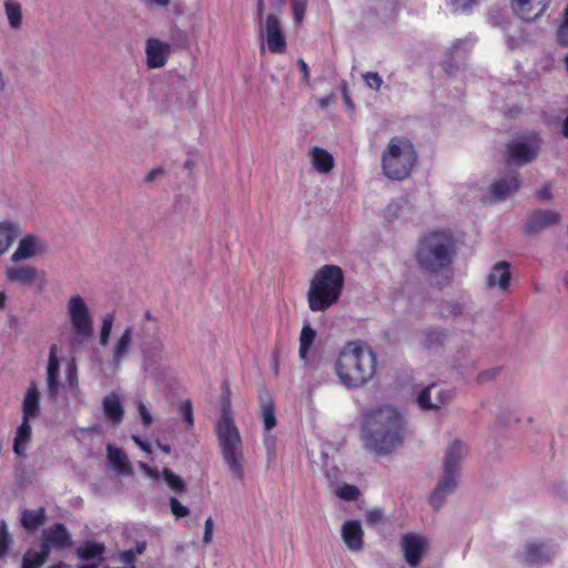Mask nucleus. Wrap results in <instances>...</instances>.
<instances>
[{
	"mask_svg": "<svg viewBox=\"0 0 568 568\" xmlns=\"http://www.w3.org/2000/svg\"><path fill=\"white\" fill-rule=\"evenodd\" d=\"M398 211H399L398 203H389L384 211L385 217L390 220L397 215Z\"/></svg>",
	"mask_w": 568,
	"mask_h": 568,
	"instance_id": "59",
	"label": "nucleus"
},
{
	"mask_svg": "<svg viewBox=\"0 0 568 568\" xmlns=\"http://www.w3.org/2000/svg\"><path fill=\"white\" fill-rule=\"evenodd\" d=\"M38 240L33 235H27L20 240L19 245L11 256L12 262L30 258L36 254Z\"/></svg>",
	"mask_w": 568,
	"mask_h": 568,
	"instance_id": "29",
	"label": "nucleus"
},
{
	"mask_svg": "<svg viewBox=\"0 0 568 568\" xmlns=\"http://www.w3.org/2000/svg\"><path fill=\"white\" fill-rule=\"evenodd\" d=\"M473 47V40L470 38L457 39L453 45L448 49L447 54L450 55V60H455V55L463 59Z\"/></svg>",
	"mask_w": 568,
	"mask_h": 568,
	"instance_id": "39",
	"label": "nucleus"
},
{
	"mask_svg": "<svg viewBox=\"0 0 568 568\" xmlns=\"http://www.w3.org/2000/svg\"><path fill=\"white\" fill-rule=\"evenodd\" d=\"M40 394L36 383H31L22 404L23 419L36 418L40 414Z\"/></svg>",
	"mask_w": 568,
	"mask_h": 568,
	"instance_id": "26",
	"label": "nucleus"
},
{
	"mask_svg": "<svg viewBox=\"0 0 568 568\" xmlns=\"http://www.w3.org/2000/svg\"><path fill=\"white\" fill-rule=\"evenodd\" d=\"M140 467L149 477L159 479V477H160L159 470L151 468L150 466H148L144 463H141Z\"/></svg>",
	"mask_w": 568,
	"mask_h": 568,
	"instance_id": "63",
	"label": "nucleus"
},
{
	"mask_svg": "<svg viewBox=\"0 0 568 568\" xmlns=\"http://www.w3.org/2000/svg\"><path fill=\"white\" fill-rule=\"evenodd\" d=\"M292 9H293L294 21L296 23H301L304 19V14L306 11V1L305 0H293Z\"/></svg>",
	"mask_w": 568,
	"mask_h": 568,
	"instance_id": "47",
	"label": "nucleus"
},
{
	"mask_svg": "<svg viewBox=\"0 0 568 568\" xmlns=\"http://www.w3.org/2000/svg\"><path fill=\"white\" fill-rule=\"evenodd\" d=\"M537 196L540 199V200H545V201H549L551 197H552V194H551V187L549 184H545L542 185L538 191H537Z\"/></svg>",
	"mask_w": 568,
	"mask_h": 568,
	"instance_id": "58",
	"label": "nucleus"
},
{
	"mask_svg": "<svg viewBox=\"0 0 568 568\" xmlns=\"http://www.w3.org/2000/svg\"><path fill=\"white\" fill-rule=\"evenodd\" d=\"M260 403L264 428L271 430L276 426L275 405L266 390L260 393Z\"/></svg>",
	"mask_w": 568,
	"mask_h": 568,
	"instance_id": "27",
	"label": "nucleus"
},
{
	"mask_svg": "<svg viewBox=\"0 0 568 568\" xmlns=\"http://www.w3.org/2000/svg\"><path fill=\"white\" fill-rule=\"evenodd\" d=\"M447 338V331L444 328H430L425 332L424 346L428 349L438 348L444 345Z\"/></svg>",
	"mask_w": 568,
	"mask_h": 568,
	"instance_id": "37",
	"label": "nucleus"
},
{
	"mask_svg": "<svg viewBox=\"0 0 568 568\" xmlns=\"http://www.w3.org/2000/svg\"><path fill=\"white\" fill-rule=\"evenodd\" d=\"M519 420L518 417H514L513 414L508 412H503L497 417V423L501 426H510L511 424L519 423Z\"/></svg>",
	"mask_w": 568,
	"mask_h": 568,
	"instance_id": "53",
	"label": "nucleus"
},
{
	"mask_svg": "<svg viewBox=\"0 0 568 568\" xmlns=\"http://www.w3.org/2000/svg\"><path fill=\"white\" fill-rule=\"evenodd\" d=\"M68 313L73 329V343L82 344L93 336V320L89 307L80 295L71 296L68 302Z\"/></svg>",
	"mask_w": 568,
	"mask_h": 568,
	"instance_id": "9",
	"label": "nucleus"
},
{
	"mask_svg": "<svg viewBox=\"0 0 568 568\" xmlns=\"http://www.w3.org/2000/svg\"><path fill=\"white\" fill-rule=\"evenodd\" d=\"M452 6L454 7L453 10L455 12L462 11V12H468L471 10V8L477 3V0H465L463 4L458 6V0H449Z\"/></svg>",
	"mask_w": 568,
	"mask_h": 568,
	"instance_id": "54",
	"label": "nucleus"
},
{
	"mask_svg": "<svg viewBox=\"0 0 568 568\" xmlns=\"http://www.w3.org/2000/svg\"><path fill=\"white\" fill-rule=\"evenodd\" d=\"M163 479L168 484V486L178 494H183L186 491V484L182 477L176 475L170 468H164L162 471Z\"/></svg>",
	"mask_w": 568,
	"mask_h": 568,
	"instance_id": "38",
	"label": "nucleus"
},
{
	"mask_svg": "<svg viewBox=\"0 0 568 568\" xmlns=\"http://www.w3.org/2000/svg\"><path fill=\"white\" fill-rule=\"evenodd\" d=\"M4 10L11 29L18 30L22 24V9L19 2L13 0L4 1Z\"/></svg>",
	"mask_w": 568,
	"mask_h": 568,
	"instance_id": "36",
	"label": "nucleus"
},
{
	"mask_svg": "<svg viewBox=\"0 0 568 568\" xmlns=\"http://www.w3.org/2000/svg\"><path fill=\"white\" fill-rule=\"evenodd\" d=\"M336 495L338 498L343 499V500H346V501H354V500H357V498L359 497L361 495V491L359 489L354 486V485H349V484H344L342 485L337 490H336Z\"/></svg>",
	"mask_w": 568,
	"mask_h": 568,
	"instance_id": "43",
	"label": "nucleus"
},
{
	"mask_svg": "<svg viewBox=\"0 0 568 568\" xmlns=\"http://www.w3.org/2000/svg\"><path fill=\"white\" fill-rule=\"evenodd\" d=\"M361 432L367 450L378 456L388 455L403 444V417L389 405L367 409L363 413Z\"/></svg>",
	"mask_w": 568,
	"mask_h": 568,
	"instance_id": "1",
	"label": "nucleus"
},
{
	"mask_svg": "<svg viewBox=\"0 0 568 568\" xmlns=\"http://www.w3.org/2000/svg\"><path fill=\"white\" fill-rule=\"evenodd\" d=\"M342 92H343V101H344L345 105L348 109H354V103L348 95L347 88H346L345 83L342 84Z\"/></svg>",
	"mask_w": 568,
	"mask_h": 568,
	"instance_id": "64",
	"label": "nucleus"
},
{
	"mask_svg": "<svg viewBox=\"0 0 568 568\" xmlns=\"http://www.w3.org/2000/svg\"><path fill=\"white\" fill-rule=\"evenodd\" d=\"M365 517L367 524L372 526H376L385 520L384 511L381 508L368 510Z\"/></svg>",
	"mask_w": 568,
	"mask_h": 568,
	"instance_id": "50",
	"label": "nucleus"
},
{
	"mask_svg": "<svg viewBox=\"0 0 568 568\" xmlns=\"http://www.w3.org/2000/svg\"><path fill=\"white\" fill-rule=\"evenodd\" d=\"M8 281L23 285L37 284L38 290L45 287L47 281L43 272H39L34 266L23 265L18 267H9L6 271Z\"/></svg>",
	"mask_w": 568,
	"mask_h": 568,
	"instance_id": "16",
	"label": "nucleus"
},
{
	"mask_svg": "<svg viewBox=\"0 0 568 568\" xmlns=\"http://www.w3.org/2000/svg\"><path fill=\"white\" fill-rule=\"evenodd\" d=\"M500 369L498 367L489 368L486 371H483L477 376V383L478 384H485L488 382L494 381L497 375L499 374Z\"/></svg>",
	"mask_w": 568,
	"mask_h": 568,
	"instance_id": "51",
	"label": "nucleus"
},
{
	"mask_svg": "<svg viewBox=\"0 0 568 568\" xmlns=\"http://www.w3.org/2000/svg\"><path fill=\"white\" fill-rule=\"evenodd\" d=\"M170 507L172 514L176 518L186 517L190 514V510L186 506L182 505L175 497L170 498Z\"/></svg>",
	"mask_w": 568,
	"mask_h": 568,
	"instance_id": "49",
	"label": "nucleus"
},
{
	"mask_svg": "<svg viewBox=\"0 0 568 568\" xmlns=\"http://www.w3.org/2000/svg\"><path fill=\"white\" fill-rule=\"evenodd\" d=\"M114 323V314H106L102 320V327L100 331V344L102 346H106L109 344V338L112 332V326Z\"/></svg>",
	"mask_w": 568,
	"mask_h": 568,
	"instance_id": "42",
	"label": "nucleus"
},
{
	"mask_svg": "<svg viewBox=\"0 0 568 568\" xmlns=\"http://www.w3.org/2000/svg\"><path fill=\"white\" fill-rule=\"evenodd\" d=\"M416 161L413 143L404 138H393L383 153L382 168L388 179L400 181L409 175Z\"/></svg>",
	"mask_w": 568,
	"mask_h": 568,
	"instance_id": "7",
	"label": "nucleus"
},
{
	"mask_svg": "<svg viewBox=\"0 0 568 568\" xmlns=\"http://www.w3.org/2000/svg\"><path fill=\"white\" fill-rule=\"evenodd\" d=\"M41 545H47L49 552L52 548L65 549L72 546L71 534L62 523H55L51 527L42 530Z\"/></svg>",
	"mask_w": 568,
	"mask_h": 568,
	"instance_id": "18",
	"label": "nucleus"
},
{
	"mask_svg": "<svg viewBox=\"0 0 568 568\" xmlns=\"http://www.w3.org/2000/svg\"><path fill=\"white\" fill-rule=\"evenodd\" d=\"M132 439L142 450H144L148 454H151V447H150V444L146 440H143L138 435H132Z\"/></svg>",
	"mask_w": 568,
	"mask_h": 568,
	"instance_id": "60",
	"label": "nucleus"
},
{
	"mask_svg": "<svg viewBox=\"0 0 568 568\" xmlns=\"http://www.w3.org/2000/svg\"><path fill=\"white\" fill-rule=\"evenodd\" d=\"M297 64L303 74V81L307 83L310 81V70H308L306 62L303 59H298Z\"/></svg>",
	"mask_w": 568,
	"mask_h": 568,
	"instance_id": "62",
	"label": "nucleus"
},
{
	"mask_svg": "<svg viewBox=\"0 0 568 568\" xmlns=\"http://www.w3.org/2000/svg\"><path fill=\"white\" fill-rule=\"evenodd\" d=\"M455 254L456 244L450 234L432 232L420 240L415 257L422 271L437 275L432 284L443 290L453 282Z\"/></svg>",
	"mask_w": 568,
	"mask_h": 568,
	"instance_id": "3",
	"label": "nucleus"
},
{
	"mask_svg": "<svg viewBox=\"0 0 568 568\" xmlns=\"http://www.w3.org/2000/svg\"><path fill=\"white\" fill-rule=\"evenodd\" d=\"M213 519L211 517H209L206 520H205V525H204V535H203V542L204 544H210L212 541V538H213Z\"/></svg>",
	"mask_w": 568,
	"mask_h": 568,
	"instance_id": "57",
	"label": "nucleus"
},
{
	"mask_svg": "<svg viewBox=\"0 0 568 568\" xmlns=\"http://www.w3.org/2000/svg\"><path fill=\"white\" fill-rule=\"evenodd\" d=\"M138 337L143 355V366L145 369L155 368L163 359L164 354V344L158 334V327L142 325Z\"/></svg>",
	"mask_w": 568,
	"mask_h": 568,
	"instance_id": "10",
	"label": "nucleus"
},
{
	"mask_svg": "<svg viewBox=\"0 0 568 568\" xmlns=\"http://www.w3.org/2000/svg\"><path fill=\"white\" fill-rule=\"evenodd\" d=\"M364 531L358 520H347L342 526V538L352 551H361L364 547Z\"/></svg>",
	"mask_w": 568,
	"mask_h": 568,
	"instance_id": "22",
	"label": "nucleus"
},
{
	"mask_svg": "<svg viewBox=\"0 0 568 568\" xmlns=\"http://www.w3.org/2000/svg\"><path fill=\"white\" fill-rule=\"evenodd\" d=\"M510 264L506 261H500L494 264L487 277V286L489 288L498 287L503 292H508L510 287Z\"/></svg>",
	"mask_w": 568,
	"mask_h": 568,
	"instance_id": "20",
	"label": "nucleus"
},
{
	"mask_svg": "<svg viewBox=\"0 0 568 568\" xmlns=\"http://www.w3.org/2000/svg\"><path fill=\"white\" fill-rule=\"evenodd\" d=\"M171 45L176 48H186L189 44L187 33L176 27L170 30Z\"/></svg>",
	"mask_w": 568,
	"mask_h": 568,
	"instance_id": "44",
	"label": "nucleus"
},
{
	"mask_svg": "<svg viewBox=\"0 0 568 568\" xmlns=\"http://www.w3.org/2000/svg\"><path fill=\"white\" fill-rule=\"evenodd\" d=\"M520 187L519 174L514 171L510 174L496 180L489 186L490 200L489 202L496 203L505 201L507 197L514 195Z\"/></svg>",
	"mask_w": 568,
	"mask_h": 568,
	"instance_id": "17",
	"label": "nucleus"
},
{
	"mask_svg": "<svg viewBox=\"0 0 568 568\" xmlns=\"http://www.w3.org/2000/svg\"><path fill=\"white\" fill-rule=\"evenodd\" d=\"M315 338H316V331L311 326V324L308 322H306L303 325L301 334H300L298 356L303 361L304 366L307 369H316L318 367V365H315L308 358V352H310V348L313 345Z\"/></svg>",
	"mask_w": 568,
	"mask_h": 568,
	"instance_id": "23",
	"label": "nucleus"
},
{
	"mask_svg": "<svg viewBox=\"0 0 568 568\" xmlns=\"http://www.w3.org/2000/svg\"><path fill=\"white\" fill-rule=\"evenodd\" d=\"M50 552L47 545H40L39 551L28 550L22 558L21 568H40L47 561Z\"/></svg>",
	"mask_w": 568,
	"mask_h": 568,
	"instance_id": "31",
	"label": "nucleus"
},
{
	"mask_svg": "<svg viewBox=\"0 0 568 568\" xmlns=\"http://www.w3.org/2000/svg\"><path fill=\"white\" fill-rule=\"evenodd\" d=\"M400 545L405 561L413 568L417 567L427 549L426 538L414 532H407L403 535Z\"/></svg>",
	"mask_w": 568,
	"mask_h": 568,
	"instance_id": "13",
	"label": "nucleus"
},
{
	"mask_svg": "<svg viewBox=\"0 0 568 568\" xmlns=\"http://www.w3.org/2000/svg\"><path fill=\"white\" fill-rule=\"evenodd\" d=\"M260 36L265 39L270 52L282 54L286 51V37L277 16L267 14L264 26L261 27Z\"/></svg>",
	"mask_w": 568,
	"mask_h": 568,
	"instance_id": "12",
	"label": "nucleus"
},
{
	"mask_svg": "<svg viewBox=\"0 0 568 568\" xmlns=\"http://www.w3.org/2000/svg\"><path fill=\"white\" fill-rule=\"evenodd\" d=\"M363 79L367 87L378 91L383 84V79L377 72H367L363 74Z\"/></svg>",
	"mask_w": 568,
	"mask_h": 568,
	"instance_id": "48",
	"label": "nucleus"
},
{
	"mask_svg": "<svg viewBox=\"0 0 568 568\" xmlns=\"http://www.w3.org/2000/svg\"><path fill=\"white\" fill-rule=\"evenodd\" d=\"M542 145L538 131H528L513 139L506 145L504 159L507 164L524 166L534 162Z\"/></svg>",
	"mask_w": 568,
	"mask_h": 568,
	"instance_id": "8",
	"label": "nucleus"
},
{
	"mask_svg": "<svg viewBox=\"0 0 568 568\" xmlns=\"http://www.w3.org/2000/svg\"><path fill=\"white\" fill-rule=\"evenodd\" d=\"M164 173L165 171L162 166L154 168L144 176V182L152 183L155 180L162 178Z\"/></svg>",
	"mask_w": 568,
	"mask_h": 568,
	"instance_id": "55",
	"label": "nucleus"
},
{
	"mask_svg": "<svg viewBox=\"0 0 568 568\" xmlns=\"http://www.w3.org/2000/svg\"><path fill=\"white\" fill-rule=\"evenodd\" d=\"M312 162L314 168L321 173H327L334 166L333 156L327 151L318 146H315L312 150Z\"/></svg>",
	"mask_w": 568,
	"mask_h": 568,
	"instance_id": "33",
	"label": "nucleus"
},
{
	"mask_svg": "<svg viewBox=\"0 0 568 568\" xmlns=\"http://www.w3.org/2000/svg\"><path fill=\"white\" fill-rule=\"evenodd\" d=\"M120 559L125 565H132L135 559V554L132 550L121 552Z\"/></svg>",
	"mask_w": 568,
	"mask_h": 568,
	"instance_id": "61",
	"label": "nucleus"
},
{
	"mask_svg": "<svg viewBox=\"0 0 568 568\" xmlns=\"http://www.w3.org/2000/svg\"><path fill=\"white\" fill-rule=\"evenodd\" d=\"M344 288V272L337 265H323L314 275L307 291L308 307L325 312L337 303Z\"/></svg>",
	"mask_w": 568,
	"mask_h": 568,
	"instance_id": "6",
	"label": "nucleus"
},
{
	"mask_svg": "<svg viewBox=\"0 0 568 568\" xmlns=\"http://www.w3.org/2000/svg\"><path fill=\"white\" fill-rule=\"evenodd\" d=\"M139 414L141 416L143 425L145 427H149L152 424L153 418H152V415L150 414V412L148 410L146 406L143 403L139 404Z\"/></svg>",
	"mask_w": 568,
	"mask_h": 568,
	"instance_id": "56",
	"label": "nucleus"
},
{
	"mask_svg": "<svg viewBox=\"0 0 568 568\" xmlns=\"http://www.w3.org/2000/svg\"><path fill=\"white\" fill-rule=\"evenodd\" d=\"M377 357L369 346L347 343L335 362L339 383L348 389L365 386L376 374Z\"/></svg>",
	"mask_w": 568,
	"mask_h": 568,
	"instance_id": "4",
	"label": "nucleus"
},
{
	"mask_svg": "<svg viewBox=\"0 0 568 568\" xmlns=\"http://www.w3.org/2000/svg\"><path fill=\"white\" fill-rule=\"evenodd\" d=\"M560 214L555 210H535L526 219L524 232L528 235H535L545 229L559 224Z\"/></svg>",
	"mask_w": 568,
	"mask_h": 568,
	"instance_id": "14",
	"label": "nucleus"
},
{
	"mask_svg": "<svg viewBox=\"0 0 568 568\" xmlns=\"http://www.w3.org/2000/svg\"><path fill=\"white\" fill-rule=\"evenodd\" d=\"M31 426L29 419H23L21 425L17 429V434L13 440V452L19 457L26 456V446L31 440Z\"/></svg>",
	"mask_w": 568,
	"mask_h": 568,
	"instance_id": "28",
	"label": "nucleus"
},
{
	"mask_svg": "<svg viewBox=\"0 0 568 568\" xmlns=\"http://www.w3.org/2000/svg\"><path fill=\"white\" fill-rule=\"evenodd\" d=\"M58 347L52 345L50 347L49 361L47 366V388L48 395L51 399L57 400L59 394V374H60V362L57 356Z\"/></svg>",
	"mask_w": 568,
	"mask_h": 568,
	"instance_id": "21",
	"label": "nucleus"
},
{
	"mask_svg": "<svg viewBox=\"0 0 568 568\" xmlns=\"http://www.w3.org/2000/svg\"><path fill=\"white\" fill-rule=\"evenodd\" d=\"M105 547L103 544L94 541H84L78 549L77 555L83 560H91L94 558L102 559Z\"/></svg>",
	"mask_w": 568,
	"mask_h": 568,
	"instance_id": "35",
	"label": "nucleus"
},
{
	"mask_svg": "<svg viewBox=\"0 0 568 568\" xmlns=\"http://www.w3.org/2000/svg\"><path fill=\"white\" fill-rule=\"evenodd\" d=\"M468 454L465 443L455 439L448 444L443 458V471L438 481L432 490L428 503L430 507L438 511L446 503V498L453 495L459 485L462 474V463Z\"/></svg>",
	"mask_w": 568,
	"mask_h": 568,
	"instance_id": "5",
	"label": "nucleus"
},
{
	"mask_svg": "<svg viewBox=\"0 0 568 568\" xmlns=\"http://www.w3.org/2000/svg\"><path fill=\"white\" fill-rule=\"evenodd\" d=\"M132 335H133V328L131 326L126 327L120 338L116 341L114 348H113V355L111 358V366L116 368L119 367L122 359L126 356L129 353L131 343H132Z\"/></svg>",
	"mask_w": 568,
	"mask_h": 568,
	"instance_id": "25",
	"label": "nucleus"
},
{
	"mask_svg": "<svg viewBox=\"0 0 568 568\" xmlns=\"http://www.w3.org/2000/svg\"><path fill=\"white\" fill-rule=\"evenodd\" d=\"M171 44L162 42L158 39L151 38L146 41V63L150 69L161 68L166 62V57L170 53Z\"/></svg>",
	"mask_w": 568,
	"mask_h": 568,
	"instance_id": "19",
	"label": "nucleus"
},
{
	"mask_svg": "<svg viewBox=\"0 0 568 568\" xmlns=\"http://www.w3.org/2000/svg\"><path fill=\"white\" fill-rule=\"evenodd\" d=\"M19 235L18 226L11 222H0V255L4 254Z\"/></svg>",
	"mask_w": 568,
	"mask_h": 568,
	"instance_id": "32",
	"label": "nucleus"
},
{
	"mask_svg": "<svg viewBox=\"0 0 568 568\" xmlns=\"http://www.w3.org/2000/svg\"><path fill=\"white\" fill-rule=\"evenodd\" d=\"M102 406L106 418L114 425L123 420L124 408L119 395L114 393L106 395L102 400Z\"/></svg>",
	"mask_w": 568,
	"mask_h": 568,
	"instance_id": "24",
	"label": "nucleus"
},
{
	"mask_svg": "<svg viewBox=\"0 0 568 568\" xmlns=\"http://www.w3.org/2000/svg\"><path fill=\"white\" fill-rule=\"evenodd\" d=\"M221 415L215 423L217 446L231 476L242 481L244 471L243 440L239 427L233 419L231 389L226 381L221 385Z\"/></svg>",
	"mask_w": 568,
	"mask_h": 568,
	"instance_id": "2",
	"label": "nucleus"
},
{
	"mask_svg": "<svg viewBox=\"0 0 568 568\" xmlns=\"http://www.w3.org/2000/svg\"><path fill=\"white\" fill-rule=\"evenodd\" d=\"M443 308L448 312V315L458 317V316L463 315L466 306L464 303H460L457 301H447V302L443 303Z\"/></svg>",
	"mask_w": 568,
	"mask_h": 568,
	"instance_id": "46",
	"label": "nucleus"
},
{
	"mask_svg": "<svg viewBox=\"0 0 568 568\" xmlns=\"http://www.w3.org/2000/svg\"><path fill=\"white\" fill-rule=\"evenodd\" d=\"M108 459L112 467L118 469L120 473L125 474L130 470V462L124 450L111 445L108 446Z\"/></svg>",
	"mask_w": 568,
	"mask_h": 568,
	"instance_id": "34",
	"label": "nucleus"
},
{
	"mask_svg": "<svg viewBox=\"0 0 568 568\" xmlns=\"http://www.w3.org/2000/svg\"><path fill=\"white\" fill-rule=\"evenodd\" d=\"M556 40L560 47L568 49V4L564 10L562 20L556 31Z\"/></svg>",
	"mask_w": 568,
	"mask_h": 568,
	"instance_id": "41",
	"label": "nucleus"
},
{
	"mask_svg": "<svg viewBox=\"0 0 568 568\" xmlns=\"http://www.w3.org/2000/svg\"><path fill=\"white\" fill-rule=\"evenodd\" d=\"M453 397V394L448 389H444L436 385V390L433 392L434 406L439 409L442 406L448 404Z\"/></svg>",
	"mask_w": 568,
	"mask_h": 568,
	"instance_id": "45",
	"label": "nucleus"
},
{
	"mask_svg": "<svg viewBox=\"0 0 568 568\" xmlns=\"http://www.w3.org/2000/svg\"><path fill=\"white\" fill-rule=\"evenodd\" d=\"M44 521L45 510L42 507L37 510L26 509L21 516V525L28 531L37 530Z\"/></svg>",
	"mask_w": 568,
	"mask_h": 568,
	"instance_id": "30",
	"label": "nucleus"
},
{
	"mask_svg": "<svg viewBox=\"0 0 568 568\" xmlns=\"http://www.w3.org/2000/svg\"><path fill=\"white\" fill-rule=\"evenodd\" d=\"M180 413L184 419V422L189 425H193V408L190 400H186L181 404L180 406Z\"/></svg>",
	"mask_w": 568,
	"mask_h": 568,
	"instance_id": "52",
	"label": "nucleus"
},
{
	"mask_svg": "<svg viewBox=\"0 0 568 568\" xmlns=\"http://www.w3.org/2000/svg\"><path fill=\"white\" fill-rule=\"evenodd\" d=\"M550 0H510L514 13L527 22L539 19L546 12Z\"/></svg>",
	"mask_w": 568,
	"mask_h": 568,
	"instance_id": "15",
	"label": "nucleus"
},
{
	"mask_svg": "<svg viewBox=\"0 0 568 568\" xmlns=\"http://www.w3.org/2000/svg\"><path fill=\"white\" fill-rule=\"evenodd\" d=\"M436 390V384H430L427 387L423 388L420 393L417 396V403L420 408L425 410H433L437 409L436 406H434L433 402V392Z\"/></svg>",
	"mask_w": 568,
	"mask_h": 568,
	"instance_id": "40",
	"label": "nucleus"
},
{
	"mask_svg": "<svg viewBox=\"0 0 568 568\" xmlns=\"http://www.w3.org/2000/svg\"><path fill=\"white\" fill-rule=\"evenodd\" d=\"M557 555L552 542L532 540L525 544L518 559L528 567H542L551 564Z\"/></svg>",
	"mask_w": 568,
	"mask_h": 568,
	"instance_id": "11",
	"label": "nucleus"
}]
</instances>
